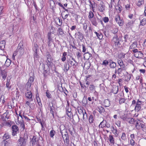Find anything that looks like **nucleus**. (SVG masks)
<instances>
[{"instance_id":"44","label":"nucleus","mask_w":146,"mask_h":146,"mask_svg":"<svg viewBox=\"0 0 146 146\" xmlns=\"http://www.w3.org/2000/svg\"><path fill=\"white\" fill-rule=\"evenodd\" d=\"M34 48L35 49V53L34 55V58L35 59L36 58H37L38 57V55L37 53V49L36 48Z\"/></svg>"},{"instance_id":"39","label":"nucleus","mask_w":146,"mask_h":146,"mask_svg":"<svg viewBox=\"0 0 146 146\" xmlns=\"http://www.w3.org/2000/svg\"><path fill=\"white\" fill-rule=\"evenodd\" d=\"M94 14L91 11H90L89 12V15L88 16V17L89 19H90L94 17Z\"/></svg>"},{"instance_id":"26","label":"nucleus","mask_w":146,"mask_h":146,"mask_svg":"<svg viewBox=\"0 0 146 146\" xmlns=\"http://www.w3.org/2000/svg\"><path fill=\"white\" fill-rule=\"evenodd\" d=\"M133 23H134V22L133 21H130L128 22L126 24V25L127 27V28H131L133 25Z\"/></svg>"},{"instance_id":"33","label":"nucleus","mask_w":146,"mask_h":146,"mask_svg":"<svg viewBox=\"0 0 146 146\" xmlns=\"http://www.w3.org/2000/svg\"><path fill=\"white\" fill-rule=\"evenodd\" d=\"M11 64V61L9 59H7L5 62V65L9 67Z\"/></svg>"},{"instance_id":"61","label":"nucleus","mask_w":146,"mask_h":146,"mask_svg":"<svg viewBox=\"0 0 146 146\" xmlns=\"http://www.w3.org/2000/svg\"><path fill=\"white\" fill-rule=\"evenodd\" d=\"M120 18L119 15H117L115 17V20L116 22H117L119 20H120Z\"/></svg>"},{"instance_id":"55","label":"nucleus","mask_w":146,"mask_h":146,"mask_svg":"<svg viewBox=\"0 0 146 146\" xmlns=\"http://www.w3.org/2000/svg\"><path fill=\"white\" fill-rule=\"evenodd\" d=\"M118 31V30L117 28H115L111 31L112 33L114 34H116Z\"/></svg>"},{"instance_id":"60","label":"nucleus","mask_w":146,"mask_h":146,"mask_svg":"<svg viewBox=\"0 0 146 146\" xmlns=\"http://www.w3.org/2000/svg\"><path fill=\"white\" fill-rule=\"evenodd\" d=\"M97 36L99 39H101L103 37V35L101 33H99Z\"/></svg>"},{"instance_id":"6","label":"nucleus","mask_w":146,"mask_h":146,"mask_svg":"<svg viewBox=\"0 0 146 146\" xmlns=\"http://www.w3.org/2000/svg\"><path fill=\"white\" fill-rule=\"evenodd\" d=\"M12 135L15 136L17 134V132H19V129L17 126L16 125H13L12 127Z\"/></svg>"},{"instance_id":"51","label":"nucleus","mask_w":146,"mask_h":146,"mask_svg":"<svg viewBox=\"0 0 146 146\" xmlns=\"http://www.w3.org/2000/svg\"><path fill=\"white\" fill-rule=\"evenodd\" d=\"M55 131L54 130H52L50 131V135L51 137H53L55 135Z\"/></svg>"},{"instance_id":"53","label":"nucleus","mask_w":146,"mask_h":146,"mask_svg":"<svg viewBox=\"0 0 146 146\" xmlns=\"http://www.w3.org/2000/svg\"><path fill=\"white\" fill-rule=\"evenodd\" d=\"M124 41L125 42H127V40L129 38V37L128 35H125L123 37Z\"/></svg>"},{"instance_id":"58","label":"nucleus","mask_w":146,"mask_h":146,"mask_svg":"<svg viewBox=\"0 0 146 146\" xmlns=\"http://www.w3.org/2000/svg\"><path fill=\"white\" fill-rule=\"evenodd\" d=\"M14 25L11 24L10 26L9 27V29L10 31H13L14 29Z\"/></svg>"},{"instance_id":"45","label":"nucleus","mask_w":146,"mask_h":146,"mask_svg":"<svg viewBox=\"0 0 146 146\" xmlns=\"http://www.w3.org/2000/svg\"><path fill=\"white\" fill-rule=\"evenodd\" d=\"M58 32L59 34L60 35H62L64 34V33L63 32V30L60 28H59L58 29Z\"/></svg>"},{"instance_id":"29","label":"nucleus","mask_w":146,"mask_h":146,"mask_svg":"<svg viewBox=\"0 0 146 146\" xmlns=\"http://www.w3.org/2000/svg\"><path fill=\"white\" fill-rule=\"evenodd\" d=\"M98 110L100 114H101L103 113H104L105 111L104 109L101 106L98 107Z\"/></svg>"},{"instance_id":"56","label":"nucleus","mask_w":146,"mask_h":146,"mask_svg":"<svg viewBox=\"0 0 146 146\" xmlns=\"http://www.w3.org/2000/svg\"><path fill=\"white\" fill-rule=\"evenodd\" d=\"M36 137H33V138L32 139V145H34L35 144V143L36 142Z\"/></svg>"},{"instance_id":"14","label":"nucleus","mask_w":146,"mask_h":146,"mask_svg":"<svg viewBox=\"0 0 146 146\" xmlns=\"http://www.w3.org/2000/svg\"><path fill=\"white\" fill-rule=\"evenodd\" d=\"M119 87L115 85L113 86L112 90V92L114 94H116L118 91Z\"/></svg>"},{"instance_id":"52","label":"nucleus","mask_w":146,"mask_h":146,"mask_svg":"<svg viewBox=\"0 0 146 146\" xmlns=\"http://www.w3.org/2000/svg\"><path fill=\"white\" fill-rule=\"evenodd\" d=\"M1 117H3V119H5V118H7L8 119L9 118V116L7 115V113H4L3 115V116Z\"/></svg>"},{"instance_id":"50","label":"nucleus","mask_w":146,"mask_h":146,"mask_svg":"<svg viewBox=\"0 0 146 146\" xmlns=\"http://www.w3.org/2000/svg\"><path fill=\"white\" fill-rule=\"evenodd\" d=\"M12 124V122L9 121L8 122H6L5 126L10 127Z\"/></svg>"},{"instance_id":"9","label":"nucleus","mask_w":146,"mask_h":146,"mask_svg":"<svg viewBox=\"0 0 146 146\" xmlns=\"http://www.w3.org/2000/svg\"><path fill=\"white\" fill-rule=\"evenodd\" d=\"M48 40L47 43L48 45L49 46H51L50 43L51 42H53V40L52 39V36H51V32H50L48 33L47 34Z\"/></svg>"},{"instance_id":"3","label":"nucleus","mask_w":146,"mask_h":146,"mask_svg":"<svg viewBox=\"0 0 146 146\" xmlns=\"http://www.w3.org/2000/svg\"><path fill=\"white\" fill-rule=\"evenodd\" d=\"M18 54H19L20 56H21L24 54L25 49L24 48L22 42H20L19 44L17 50Z\"/></svg>"},{"instance_id":"59","label":"nucleus","mask_w":146,"mask_h":146,"mask_svg":"<svg viewBox=\"0 0 146 146\" xmlns=\"http://www.w3.org/2000/svg\"><path fill=\"white\" fill-rule=\"evenodd\" d=\"M15 95L16 99L17 100L19 98V96H20L19 92L18 91H17Z\"/></svg>"},{"instance_id":"32","label":"nucleus","mask_w":146,"mask_h":146,"mask_svg":"<svg viewBox=\"0 0 146 146\" xmlns=\"http://www.w3.org/2000/svg\"><path fill=\"white\" fill-rule=\"evenodd\" d=\"M31 84V83L28 82L27 83L25 86V88L26 90H30Z\"/></svg>"},{"instance_id":"62","label":"nucleus","mask_w":146,"mask_h":146,"mask_svg":"<svg viewBox=\"0 0 146 146\" xmlns=\"http://www.w3.org/2000/svg\"><path fill=\"white\" fill-rule=\"evenodd\" d=\"M82 115H83V118L84 119L87 118V114L85 111L83 113Z\"/></svg>"},{"instance_id":"63","label":"nucleus","mask_w":146,"mask_h":146,"mask_svg":"<svg viewBox=\"0 0 146 146\" xmlns=\"http://www.w3.org/2000/svg\"><path fill=\"white\" fill-rule=\"evenodd\" d=\"M49 106L50 107V111L51 112V113H53V104H49Z\"/></svg>"},{"instance_id":"20","label":"nucleus","mask_w":146,"mask_h":146,"mask_svg":"<svg viewBox=\"0 0 146 146\" xmlns=\"http://www.w3.org/2000/svg\"><path fill=\"white\" fill-rule=\"evenodd\" d=\"M137 44L136 42H134L130 46L129 49H134L137 47Z\"/></svg>"},{"instance_id":"37","label":"nucleus","mask_w":146,"mask_h":146,"mask_svg":"<svg viewBox=\"0 0 146 146\" xmlns=\"http://www.w3.org/2000/svg\"><path fill=\"white\" fill-rule=\"evenodd\" d=\"M109 141L111 143H112L113 144L114 143V139L113 137L111 135H110L109 136Z\"/></svg>"},{"instance_id":"21","label":"nucleus","mask_w":146,"mask_h":146,"mask_svg":"<svg viewBox=\"0 0 146 146\" xmlns=\"http://www.w3.org/2000/svg\"><path fill=\"white\" fill-rule=\"evenodd\" d=\"M90 20L91 21V22L93 25L95 26H96L97 25L98 23L96 21V18L94 17L90 19Z\"/></svg>"},{"instance_id":"18","label":"nucleus","mask_w":146,"mask_h":146,"mask_svg":"<svg viewBox=\"0 0 146 146\" xmlns=\"http://www.w3.org/2000/svg\"><path fill=\"white\" fill-rule=\"evenodd\" d=\"M104 105L105 107H108L110 105V101L108 99L105 100L104 102Z\"/></svg>"},{"instance_id":"15","label":"nucleus","mask_w":146,"mask_h":146,"mask_svg":"<svg viewBox=\"0 0 146 146\" xmlns=\"http://www.w3.org/2000/svg\"><path fill=\"white\" fill-rule=\"evenodd\" d=\"M3 118V117H1L0 119V125L1 127L5 126L7 122Z\"/></svg>"},{"instance_id":"17","label":"nucleus","mask_w":146,"mask_h":146,"mask_svg":"<svg viewBox=\"0 0 146 146\" xmlns=\"http://www.w3.org/2000/svg\"><path fill=\"white\" fill-rule=\"evenodd\" d=\"M72 59L74 61H70V63L71 65L73 66L74 68H75L78 65V63L73 58H72Z\"/></svg>"},{"instance_id":"7","label":"nucleus","mask_w":146,"mask_h":146,"mask_svg":"<svg viewBox=\"0 0 146 146\" xmlns=\"http://www.w3.org/2000/svg\"><path fill=\"white\" fill-rule=\"evenodd\" d=\"M117 96L119 97L120 98L119 102V104H121L122 103H124L126 100L123 98L124 97L123 93H121L119 94H118Z\"/></svg>"},{"instance_id":"38","label":"nucleus","mask_w":146,"mask_h":146,"mask_svg":"<svg viewBox=\"0 0 146 146\" xmlns=\"http://www.w3.org/2000/svg\"><path fill=\"white\" fill-rule=\"evenodd\" d=\"M67 55V52H64L63 54L61 60L63 62H64L66 60V56Z\"/></svg>"},{"instance_id":"22","label":"nucleus","mask_w":146,"mask_h":146,"mask_svg":"<svg viewBox=\"0 0 146 146\" xmlns=\"http://www.w3.org/2000/svg\"><path fill=\"white\" fill-rule=\"evenodd\" d=\"M84 56L85 58L89 59L92 56V55L89 52H87L84 53Z\"/></svg>"},{"instance_id":"40","label":"nucleus","mask_w":146,"mask_h":146,"mask_svg":"<svg viewBox=\"0 0 146 146\" xmlns=\"http://www.w3.org/2000/svg\"><path fill=\"white\" fill-rule=\"evenodd\" d=\"M126 69V67H125L124 69H123V68H121V67L119 68L117 70V74H119L122 72L123 70H125Z\"/></svg>"},{"instance_id":"11","label":"nucleus","mask_w":146,"mask_h":146,"mask_svg":"<svg viewBox=\"0 0 146 146\" xmlns=\"http://www.w3.org/2000/svg\"><path fill=\"white\" fill-rule=\"evenodd\" d=\"M109 61V66L110 68H115L116 66V64L112 60H110Z\"/></svg>"},{"instance_id":"24","label":"nucleus","mask_w":146,"mask_h":146,"mask_svg":"<svg viewBox=\"0 0 146 146\" xmlns=\"http://www.w3.org/2000/svg\"><path fill=\"white\" fill-rule=\"evenodd\" d=\"M21 114V113L19 112V116H18V123L19 122H22L23 121V117Z\"/></svg>"},{"instance_id":"8","label":"nucleus","mask_w":146,"mask_h":146,"mask_svg":"<svg viewBox=\"0 0 146 146\" xmlns=\"http://www.w3.org/2000/svg\"><path fill=\"white\" fill-rule=\"evenodd\" d=\"M25 96L27 98L31 99V101H33V99L32 98V94L31 92V90H26L25 93Z\"/></svg>"},{"instance_id":"31","label":"nucleus","mask_w":146,"mask_h":146,"mask_svg":"<svg viewBox=\"0 0 146 146\" xmlns=\"http://www.w3.org/2000/svg\"><path fill=\"white\" fill-rule=\"evenodd\" d=\"M46 56L47 60L48 62L47 64H50V62L52 60L51 55L49 54H47Z\"/></svg>"},{"instance_id":"42","label":"nucleus","mask_w":146,"mask_h":146,"mask_svg":"<svg viewBox=\"0 0 146 146\" xmlns=\"http://www.w3.org/2000/svg\"><path fill=\"white\" fill-rule=\"evenodd\" d=\"M89 121L90 123H92L93 122L94 118L93 116L92 115H90V116L89 118Z\"/></svg>"},{"instance_id":"34","label":"nucleus","mask_w":146,"mask_h":146,"mask_svg":"<svg viewBox=\"0 0 146 146\" xmlns=\"http://www.w3.org/2000/svg\"><path fill=\"white\" fill-rule=\"evenodd\" d=\"M5 41H2L0 42V49L1 50H3L5 48Z\"/></svg>"},{"instance_id":"46","label":"nucleus","mask_w":146,"mask_h":146,"mask_svg":"<svg viewBox=\"0 0 146 146\" xmlns=\"http://www.w3.org/2000/svg\"><path fill=\"white\" fill-rule=\"evenodd\" d=\"M144 3L143 0H138L137 5L138 6H140Z\"/></svg>"},{"instance_id":"49","label":"nucleus","mask_w":146,"mask_h":146,"mask_svg":"<svg viewBox=\"0 0 146 146\" xmlns=\"http://www.w3.org/2000/svg\"><path fill=\"white\" fill-rule=\"evenodd\" d=\"M10 84L9 81H7L6 84V86L8 88V90H9L11 88V86H10Z\"/></svg>"},{"instance_id":"23","label":"nucleus","mask_w":146,"mask_h":146,"mask_svg":"<svg viewBox=\"0 0 146 146\" xmlns=\"http://www.w3.org/2000/svg\"><path fill=\"white\" fill-rule=\"evenodd\" d=\"M106 121V120H103V121L100 123L98 126L99 128H103L105 127Z\"/></svg>"},{"instance_id":"27","label":"nucleus","mask_w":146,"mask_h":146,"mask_svg":"<svg viewBox=\"0 0 146 146\" xmlns=\"http://www.w3.org/2000/svg\"><path fill=\"white\" fill-rule=\"evenodd\" d=\"M89 88L91 92L92 93V92L96 93L97 92L95 90V86L93 85H90V86Z\"/></svg>"},{"instance_id":"2","label":"nucleus","mask_w":146,"mask_h":146,"mask_svg":"<svg viewBox=\"0 0 146 146\" xmlns=\"http://www.w3.org/2000/svg\"><path fill=\"white\" fill-rule=\"evenodd\" d=\"M143 102L142 101L138 100L136 102V105L135 107V110L136 112H138L142 109Z\"/></svg>"},{"instance_id":"4","label":"nucleus","mask_w":146,"mask_h":146,"mask_svg":"<svg viewBox=\"0 0 146 146\" xmlns=\"http://www.w3.org/2000/svg\"><path fill=\"white\" fill-rule=\"evenodd\" d=\"M7 72L5 69L2 70L0 67V77H1L2 80L4 81L7 75Z\"/></svg>"},{"instance_id":"25","label":"nucleus","mask_w":146,"mask_h":146,"mask_svg":"<svg viewBox=\"0 0 146 146\" xmlns=\"http://www.w3.org/2000/svg\"><path fill=\"white\" fill-rule=\"evenodd\" d=\"M3 140L7 139L10 137V135L8 133H6L3 136Z\"/></svg>"},{"instance_id":"57","label":"nucleus","mask_w":146,"mask_h":146,"mask_svg":"<svg viewBox=\"0 0 146 146\" xmlns=\"http://www.w3.org/2000/svg\"><path fill=\"white\" fill-rule=\"evenodd\" d=\"M109 7L110 9H117V8L115 7V6L111 4L109 5Z\"/></svg>"},{"instance_id":"36","label":"nucleus","mask_w":146,"mask_h":146,"mask_svg":"<svg viewBox=\"0 0 146 146\" xmlns=\"http://www.w3.org/2000/svg\"><path fill=\"white\" fill-rule=\"evenodd\" d=\"M146 24V18H144L140 21V25L143 26Z\"/></svg>"},{"instance_id":"10","label":"nucleus","mask_w":146,"mask_h":146,"mask_svg":"<svg viewBox=\"0 0 146 146\" xmlns=\"http://www.w3.org/2000/svg\"><path fill=\"white\" fill-rule=\"evenodd\" d=\"M134 55L135 57L137 58H142L143 56V54L141 51H139L136 53H134Z\"/></svg>"},{"instance_id":"47","label":"nucleus","mask_w":146,"mask_h":146,"mask_svg":"<svg viewBox=\"0 0 146 146\" xmlns=\"http://www.w3.org/2000/svg\"><path fill=\"white\" fill-rule=\"evenodd\" d=\"M120 117L123 121L126 120L127 119V115L124 113H123V115H121Z\"/></svg>"},{"instance_id":"19","label":"nucleus","mask_w":146,"mask_h":146,"mask_svg":"<svg viewBox=\"0 0 146 146\" xmlns=\"http://www.w3.org/2000/svg\"><path fill=\"white\" fill-rule=\"evenodd\" d=\"M75 35H76L78 36V38L80 40H82L83 38V35L82 33L80 32H78L76 33Z\"/></svg>"},{"instance_id":"48","label":"nucleus","mask_w":146,"mask_h":146,"mask_svg":"<svg viewBox=\"0 0 146 146\" xmlns=\"http://www.w3.org/2000/svg\"><path fill=\"white\" fill-rule=\"evenodd\" d=\"M109 61L108 62V61L106 60H104L103 61L102 65H104L105 66H106L109 64Z\"/></svg>"},{"instance_id":"35","label":"nucleus","mask_w":146,"mask_h":146,"mask_svg":"<svg viewBox=\"0 0 146 146\" xmlns=\"http://www.w3.org/2000/svg\"><path fill=\"white\" fill-rule=\"evenodd\" d=\"M69 69V65L68 64H65L64 65V71L67 72Z\"/></svg>"},{"instance_id":"54","label":"nucleus","mask_w":146,"mask_h":146,"mask_svg":"<svg viewBox=\"0 0 146 146\" xmlns=\"http://www.w3.org/2000/svg\"><path fill=\"white\" fill-rule=\"evenodd\" d=\"M121 138L122 140H125L126 139V135L125 133H122V135L121 137Z\"/></svg>"},{"instance_id":"41","label":"nucleus","mask_w":146,"mask_h":146,"mask_svg":"<svg viewBox=\"0 0 146 146\" xmlns=\"http://www.w3.org/2000/svg\"><path fill=\"white\" fill-rule=\"evenodd\" d=\"M117 23L119 24V26H122L123 23V21L122 19H120Z\"/></svg>"},{"instance_id":"13","label":"nucleus","mask_w":146,"mask_h":146,"mask_svg":"<svg viewBox=\"0 0 146 146\" xmlns=\"http://www.w3.org/2000/svg\"><path fill=\"white\" fill-rule=\"evenodd\" d=\"M30 76L28 82L32 84L34 80V74L33 73H30Z\"/></svg>"},{"instance_id":"12","label":"nucleus","mask_w":146,"mask_h":146,"mask_svg":"<svg viewBox=\"0 0 146 146\" xmlns=\"http://www.w3.org/2000/svg\"><path fill=\"white\" fill-rule=\"evenodd\" d=\"M113 41L115 43V45H118L119 44V40L117 35H115V36H113Z\"/></svg>"},{"instance_id":"1","label":"nucleus","mask_w":146,"mask_h":146,"mask_svg":"<svg viewBox=\"0 0 146 146\" xmlns=\"http://www.w3.org/2000/svg\"><path fill=\"white\" fill-rule=\"evenodd\" d=\"M28 137L27 134H24L23 137H20L18 140V146H25L28 139Z\"/></svg>"},{"instance_id":"43","label":"nucleus","mask_w":146,"mask_h":146,"mask_svg":"<svg viewBox=\"0 0 146 146\" xmlns=\"http://www.w3.org/2000/svg\"><path fill=\"white\" fill-rule=\"evenodd\" d=\"M128 122L131 124H133L135 122L134 119L133 118H128V119L127 120Z\"/></svg>"},{"instance_id":"64","label":"nucleus","mask_w":146,"mask_h":146,"mask_svg":"<svg viewBox=\"0 0 146 146\" xmlns=\"http://www.w3.org/2000/svg\"><path fill=\"white\" fill-rule=\"evenodd\" d=\"M109 19L108 17H105L104 18L103 21L105 23H107L109 21Z\"/></svg>"},{"instance_id":"16","label":"nucleus","mask_w":146,"mask_h":146,"mask_svg":"<svg viewBox=\"0 0 146 146\" xmlns=\"http://www.w3.org/2000/svg\"><path fill=\"white\" fill-rule=\"evenodd\" d=\"M117 63L121 68H123L124 69L125 67H126L125 66L124 64L123 61L121 59L118 60Z\"/></svg>"},{"instance_id":"5","label":"nucleus","mask_w":146,"mask_h":146,"mask_svg":"<svg viewBox=\"0 0 146 146\" xmlns=\"http://www.w3.org/2000/svg\"><path fill=\"white\" fill-rule=\"evenodd\" d=\"M62 137L65 142L66 141L65 144L66 145H68L69 144V137L67 132H65L64 135H62Z\"/></svg>"},{"instance_id":"30","label":"nucleus","mask_w":146,"mask_h":146,"mask_svg":"<svg viewBox=\"0 0 146 146\" xmlns=\"http://www.w3.org/2000/svg\"><path fill=\"white\" fill-rule=\"evenodd\" d=\"M56 22H57L58 25L61 26L62 25V21L61 19L59 18H56Z\"/></svg>"},{"instance_id":"28","label":"nucleus","mask_w":146,"mask_h":146,"mask_svg":"<svg viewBox=\"0 0 146 146\" xmlns=\"http://www.w3.org/2000/svg\"><path fill=\"white\" fill-rule=\"evenodd\" d=\"M111 131L114 134L116 135H118V134L117 133V130L113 126L111 127Z\"/></svg>"}]
</instances>
